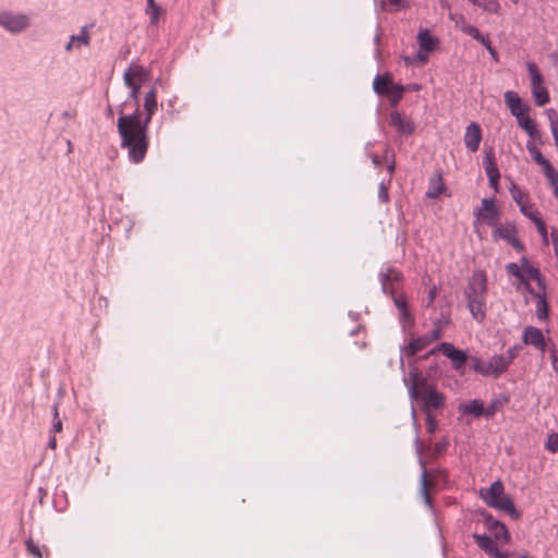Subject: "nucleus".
<instances>
[{
  "label": "nucleus",
  "instance_id": "nucleus-1",
  "mask_svg": "<svg viewBox=\"0 0 558 558\" xmlns=\"http://www.w3.org/2000/svg\"><path fill=\"white\" fill-rule=\"evenodd\" d=\"M157 93L151 87L144 98L145 118L141 119L140 107L130 114H121L117 130L121 137V147L128 149V157L133 163L145 159L149 146L148 125L157 111Z\"/></svg>",
  "mask_w": 558,
  "mask_h": 558
},
{
  "label": "nucleus",
  "instance_id": "nucleus-2",
  "mask_svg": "<svg viewBox=\"0 0 558 558\" xmlns=\"http://www.w3.org/2000/svg\"><path fill=\"white\" fill-rule=\"evenodd\" d=\"M487 291V277L485 271H475L464 293L471 315L477 322L485 317V295Z\"/></svg>",
  "mask_w": 558,
  "mask_h": 558
},
{
  "label": "nucleus",
  "instance_id": "nucleus-3",
  "mask_svg": "<svg viewBox=\"0 0 558 558\" xmlns=\"http://www.w3.org/2000/svg\"><path fill=\"white\" fill-rule=\"evenodd\" d=\"M480 496L488 507L504 511L512 519L520 518V512L515 509L511 498L505 494V488L500 481H495L489 487L482 488Z\"/></svg>",
  "mask_w": 558,
  "mask_h": 558
},
{
  "label": "nucleus",
  "instance_id": "nucleus-4",
  "mask_svg": "<svg viewBox=\"0 0 558 558\" xmlns=\"http://www.w3.org/2000/svg\"><path fill=\"white\" fill-rule=\"evenodd\" d=\"M409 395L416 405L422 407L426 413L439 409L444 403L441 393L433 386H410Z\"/></svg>",
  "mask_w": 558,
  "mask_h": 558
},
{
  "label": "nucleus",
  "instance_id": "nucleus-5",
  "mask_svg": "<svg viewBox=\"0 0 558 558\" xmlns=\"http://www.w3.org/2000/svg\"><path fill=\"white\" fill-rule=\"evenodd\" d=\"M436 350L441 352L451 361L452 367L454 369H460L462 366L468 365L469 363L470 356L468 355V352L457 349L450 342H441Z\"/></svg>",
  "mask_w": 558,
  "mask_h": 558
},
{
  "label": "nucleus",
  "instance_id": "nucleus-6",
  "mask_svg": "<svg viewBox=\"0 0 558 558\" xmlns=\"http://www.w3.org/2000/svg\"><path fill=\"white\" fill-rule=\"evenodd\" d=\"M481 209L474 213L478 220L485 221L488 226H496L500 216L499 209L494 203V198H483Z\"/></svg>",
  "mask_w": 558,
  "mask_h": 558
},
{
  "label": "nucleus",
  "instance_id": "nucleus-7",
  "mask_svg": "<svg viewBox=\"0 0 558 558\" xmlns=\"http://www.w3.org/2000/svg\"><path fill=\"white\" fill-rule=\"evenodd\" d=\"M468 366L482 375H494L497 377L502 373L501 369L496 367L498 366V362L495 363V355L488 361H484L476 356H470Z\"/></svg>",
  "mask_w": 558,
  "mask_h": 558
},
{
  "label": "nucleus",
  "instance_id": "nucleus-8",
  "mask_svg": "<svg viewBox=\"0 0 558 558\" xmlns=\"http://www.w3.org/2000/svg\"><path fill=\"white\" fill-rule=\"evenodd\" d=\"M0 25L11 33H17L27 27L28 17L25 14L13 15L3 12L0 14Z\"/></svg>",
  "mask_w": 558,
  "mask_h": 558
},
{
  "label": "nucleus",
  "instance_id": "nucleus-9",
  "mask_svg": "<svg viewBox=\"0 0 558 558\" xmlns=\"http://www.w3.org/2000/svg\"><path fill=\"white\" fill-rule=\"evenodd\" d=\"M123 82L125 86L130 88V93L128 96V99H125L120 106H119V113L124 114L123 110L126 107L128 104L133 102L134 109H137L140 107V90H141V84L133 82L131 78V74L123 73Z\"/></svg>",
  "mask_w": 558,
  "mask_h": 558
},
{
  "label": "nucleus",
  "instance_id": "nucleus-10",
  "mask_svg": "<svg viewBox=\"0 0 558 558\" xmlns=\"http://www.w3.org/2000/svg\"><path fill=\"white\" fill-rule=\"evenodd\" d=\"M522 341L524 344H531L535 349L541 350L543 352L546 349L545 337L542 330L533 326H527L524 328Z\"/></svg>",
  "mask_w": 558,
  "mask_h": 558
},
{
  "label": "nucleus",
  "instance_id": "nucleus-11",
  "mask_svg": "<svg viewBox=\"0 0 558 558\" xmlns=\"http://www.w3.org/2000/svg\"><path fill=\"white\" fill-rule=\"evenodd\" d=\"M481 141H482V130H481L480 124L476 122H471L466 126L465 134H464V143H465L466 148L470 151L475 153L480 147Z\"/></svg>",
  "mask_w": 558,
  "mask_h": 558
},
{
  "label": "nucleus",
  "instance_id": "nucleus-12",
  "mask_svg": "<svg viewBox=\"0 0 558 558\" xmlns=\"http://www.w3.org/2000/svg\"><path fill=\"white\" fill-rule=\"evenodd\" d=\"M461 415H470L472 417H486L485 405L480 399H473L462 402L458 407Z\"/></svg>",
  "mask_w": 558,
  "mask_h": 558
},
{
  "label": "nucleus",
  "instance_id": "nucleus-13",
  "mask_svg": "<svg viewBox=\"0 0 558 558\" xmlns=\"http://www.w3.org/2000/svg\"><path fill=\"white\" fill-rule=\"evenodd\" d=\"M473 538L476 545L493 558H502V556L508 554L507 551H500L496 542L487 535L474 534Z\"/></svg>",
  "mask_w": 558,
  "mask_h": 558
},
{
  "label": "nucleus",
  "instance_id": "nucleus-14",
  "mask_svg": "<svg viewBox=\"0 0 558 558\" xmlns=\"http://www.w3.org/2000/svg\"><path fill=\"white\" fill-rule=\"evenodd\" d=\"M495 227L496 228L492 233V238L494 241H498L499 239H501L509 243L511 239L517 236L518 230L513 221H509L499 226L496 225Z\"/></svg>",
  "mask_w": 558,
  "mask_h": 558
},
{
  "label": "nucleus",
  "instance_id": "nucleus-15",
  "mask_svg": "<svg viewBox=\"0 0 558 558\" xmlns=\"http://www.w3.org/2000/svg\"><path fill=\"white\" fill-rule=\"evenodd\" d=\"M463 31L470 35L472 38H474L475 40L480 41L481 45H483L486 50L489 52L490 57L496 61L498 62L499 61V57H498V52L495 50V48L492 46V43L489 40V38L487 36H484L480 33V31L473 26V25H468L463 28Z\"/></svg>",
  "mask_w": 558,
  "mask_h": 558
},
{
  "label": "nucleus",
  "instance_id": "nucleus-16",
  "mask_svg": "<svg viewBox=\"0 0 558 558\" xmlns=\"http://www.w3.org/2000/svg\"><path fill=\"white\" fill-rule=\"evenodd\" d=\"M505 102L508 106L510 113L517 114L520 113V111H530L529 105L524 104L523 100L520 98V96L512 90H507L504 94Z\"/></svg>",
  "mask_w": 558,
  "mask_h": 558
},
{
  "label": "nucleus",
  "instance_id": "nucleus-17",
  "mask_svg": "<svg viewBox=\"0 0 558 558\" xmlns=\"http://www.w3.org/2000/svg\"><path fill=\"white\" fill-rule=\"evenodd\" d=\"M391 124L402 134L411 135L414 132V123L398 111L391 112Z\"/></svg>",
  "mask_w": 558,
  "mask_h": 558
},
{
  "label": "nucleus",
  "instance_id": "nucleus-18",
  "mask_svg": "<svg viewBox=\"0 0 558 558\" xmlns=\"http://www.w3.org/2000/svg\"><path fill=\"white\" fill-rule=\"evenodd\" d=\"M392 85V77L389 73L377 74L373 82V89L376 94L384 96L389 94Z\"/></svg>",
  "mask_w": 558,
  "mask_h": 558
},
{
  "label": "nucleus",
  "instance_id": "nucleus-19",
  "mask_svg": "<svg viewBox=\"0 0 558 558\" xmlns=\"http://www.w3.org/2000/svg\"><path fill=\"white\" fill-rule=\"evenodd\" d=\"M483 165L487 177L500 175L499 169L495 162V151L492 146L485 148Z\"/></svg>",
  "mask_w": 558,
  "mask_h": 558
},
{
  "label": "nucleus",
  "instance_id": "nucleus-20",
  "mask_svg": "<svg viewBox=\"0 0 558 558\" xmlns=\"http://www.w3.org/2000/svg\"><path fill=\"white\" fill-rule=\"evenodd\" d=\"M417 41L420 45V49L425 52L434 51L438 40L436 37L432 36L428 29H421L417 34Z\"/></svg>",
  "mask_w": 558,
  "mask_h": 558
},
{
  "label": "nucleus",
  "instance_id": "nucleus-21",
  "mask_svg": "<svg viewBox=\"0 0 558 558\" xmlns=\"http://www.w3.org/2000/svg\"><path fill=\"white\" fill-rule=\"evenodd\" d=\"M401 279V274L395 269L388 268L385 272L380 274L381 291L385 294H392L393 289L389 287L390 281H398Z\"/></svg>",
  "mask_w": 558,
  "mask_h": 558
},
{
  "label": "nucleus",
  "instance_id": "nucleus-22",
  "mask_svg": "<svg viewBox=\"0 0 558 558\" xmlns=\"http://www.w3.org/2000/svg\"><path fill=\"white\" fill-rule=\"evenodd\" d=\"M445 189L446 186L442 182L441 172H437L435 177L430 178L429 186L425 195L428 198H437Z\"/></svg>",
  "mask_w": 558,
  "mask_h": 558
},
{
  "label": "nucleus",
  "instance_id": "nucleus-23",
  "mask_svg": "<svg viewBox=\"0 0 558 558\" xmlns=\"http://www.w3.org/2000/svg\"><path fill=\"white\" fill-rule=\"evenodd\" d=\"M521 349L520 345H514L508 349L507 354L495 355V363L498 362V368L504 373L512 360L518 355V351Z\"/></svg>",
  "mask_w": 558,
  "mask_h": 558
},
{
  "label": "nucleus",
  "instance_id": "nucleus-24",
  "mask_svg": "<svg viewBox=\"0 0 558 558\" xmlns=\"http://www.w3.org/2000/svg\"><path fill=\"white\" fill-rule=\"evenodd\" d=\"M124 73L131 74V78L133 82L140 83L141 85L145 83L149 77V71L142 65L131 64Z\"/></svg>",
  "mask_w": 558,
  "mask_h": 558
},
{
  "label": "nucleus",
  "instance_id": "nucleus-25",
  "mask_svg": "<svg viewBox=\"0 0 558 558\" xmlns=\"http://www.w3.org/2000/svg\"><path fill=\"white\" fill-rule=\"evenodd\" d=\"M393 303H395L396 307L400 312L401 320L403 323L409 324V325H413L414 324V319H413L411 313L408 310L407 299L404 296H395L393 295Z\"/></svg>",
  "mask_w": 558,
  "mask_h": 558
},
{
  "label": "nucleus",
  "instance_id": "nucleus-26",
  "mask_svg": "<svg viewBox=\"0 0 558 558\" xmlns=\"http://www.w3.org/2000/svg\"><path fill=\"white\" fill-rule=\"evenodd\" d=\"M428 344H429V340H428L427 336H423V337L413 339L405 347L404 354L408 357L414 356L417 352L422 351Z\"/></svg>",
  "mask_w": 558,
  "mask_h": 558
},
{
  "label": "nucleus",
  "instance_id": "nucleus-27",
  "mask_svg": "<svg viewBox=\"0 0 558 558\" xmlns=\"http://www.w3.org/2000/svg\"><path fill=\"white\" fill-rule=\"evenodd\" d=\"M509 402V397L500 395L494 398L488 405L485 407L486 418L493 417L498 411H500Z\"/></svg>",
  "mask_w": 558,
  "mask_h": 558
},
{
  "label": "nucleus",
  "instance_id": "nucleus-28",
  "mask_svg": "<svg viewBox=\"0 0 558 558\" xmlns=\"http://www.w3.org/2000/svg\"><path fill=\"white\" fill-rule=\"evenodd\" d=\"M25 547L27 554L33 558H47L49 556L48 549L45 546H39L32 538L25 541Z\"/></svg>",
  "mask_w": 558,
  "mask_h": 558
},
{
  "label": "nucleus",
  "instance_id": "nucleus-29",
  "mask_svg": "<svg viewBox=\"0 0 558 558\" xmlns=\"http://www.w3.org/2000/svg\"><path fill=\"white\" fill-rule=\"evenodd\" d=\"M489 531L493 533L495 538H504L506 543L510 541V535L505 524L497 520L489 522Z\"/></svg>",
  "mask_w": 558,
  "mask_h": 558
},
{
  "label": "nucleus",
  "instance_id": "nucleus-30",
  "mask_svg": "<svg viewBox=\"0 0 558 558\" xmlns=\"http://www.w3.org/2000/svg\"><path fill=\"white\" fill-rule=\"evenodd\" d=\"M506 270L508 274L518 278L525 286V288L529 290L530 293H533V289H532L531 284L529 283V280L523 275L522 269L515 263H509L506 266Z\"/></svg>",
  "mask_w": 558,
  "mask_h": 558
},
{
  "label": "nucleus",
  "instance_id": "nucleus-31",
  "mask_svg": "<svg viewBox=\"0 0 558 558\" xmlns=\"http://www.w3.org/2000/svg\"><path fill=\"white\" fill-rule=\"evenodd\" d=\"M535 296L538 299V301L536 303V316H537V318L539 320L547 319L549 310H548V304L546 302L545 295L544 294H539V293H535Z\"/></svg>",
  "mask_w": 558,
  "mask_h": 558
},
{
  "label": "nucleus",
  "instance_id": "nucleus-32",
  "mask_svg": "<svg viewBox=\"0 0 558 558\" xmlns=\"http://www.w3.org/2000/svg\"><path fill=\"white\" fill-rule=\"evenodd\" d=\"M532 95L534 97L535 105L538 107H543L549 101V94L545 87H533Z\"/></svg>",
  "mask_w": 558,
  "mask_h": 558
},
{
  "label": "nucleus",
  "instance_id": "nucleus-33",
  "mask_svg": "<svg viewBox=\"0 0 558 558\" xmlns=\"http://www.w3.org/2000/svg\"><path fill=\"white\" fill-rule=\"evenodd\" d=\"M518 125L523 129L531 138L539 137L535 123L529 118L519 119Z\"/></svg>",
  "mask_w": 558,
  "mask_h": 558
},
{
  "label": "nucleus",
  "instance_id": "nucleus-34",
  "mask_svg": "<svg viewBox=\"0 0 558 558\" xmlns=\"http://www.w3.org/2000/svg\"><path fill=\"white\" fill-rule=\"evenodd\" d=\"M404 89H405L404 86L399 85V84H393L391 86L388 95H389L390 105L392 107L397 106L400 102Z\"/></svg>",
  "mask_w": 558,
  "mask_h": 558
},
{
  "label": "nucleus",
  "instance_id": "nucleus-35",
  "mask_svg": "<svg viewBox=\"0 0 558 558\" xmlns=\"http://www.w3.org/2000/svg\"><path fill=\"white\" fill-rule=\"evenodd\" d=\"M146 12L149 14L150 24L156 25L159 20V15L161 13V9L157 5L155 0H147V9Z\"/></svg>",
  "mask_w": 558,
  "mask_h": 558
},
{
  "label": "nucleus",
  "instance_id": "nucleus-36",
  "mask_svg": "<svg viewBox=\"0 0 558 558\" xmlns=\"http://www.w3.org/2000/svg\"><path fill=\"white\" fill-rule=\"evenodd\" d=\"M526 68L531 75V83L533 87L541 86V84L543 83V76L539 73L536 64L534 62H527Z\"/></svg>",
  "mask_w": 558,
  "mask_h": 558
},
{
  "label": "nucleus",
  "instance_id": "nucleus-37",
  "mask_svg": "<svg viewBox=\"0 0 558 558\" xmlns=\"http://www.w3.org/2000/svg\"><path fill=\"white\" fill-rule=\"evenodd\" d=\"M474 5L482 8L485 11L496 13L499 9L497 0H469Z\"/></svg>",
  "mask_w": 558,
  "mask_h": 558
},
{
  "label": "nucleus",
  "instance_id": "nucleus-38",
  "mask_svg": "<svg viewBox=\"0 0 558 558\" xmlns=\"http://www.w3.org/2000/svg\"><path fill=\"white\" fill-rule=\"evenodd\" d=\"M421 494H422L425 502L429 506L430 498H429L428 489H427V472L425 469H423V472L421 475Z\"/></svg>",
  "mask_w": 558,
  "mask_h": 558
},
{
  "label": "nucleus",
  "instance_id": "nucleus-39",
  "mask_svg": "<svg viewBox=\"0 0 558 558\" xmlns=\"http://www.w3.org/2000/svg\"><path fill=\"white\" fill-rule=\"evenodd\" d=\"M61 430H62V421L59 417L58 404H54L53 405V421H52L50 434L56 435L57 433H60Z\"/></svg>",
  "mask_w": 558,
  "mask_h": 558
},
{
  "label": "nucleus",
  "instance_id": "nucleus-40",
  "mask_svg": "<svg viewBox=\"0 0 558 558\" xmlns=\"http://www.w3.org/2000/svg\"><path fill=\"white\" fill-rule=\"evenodd\" d=\"M88 26L85 25L81 28L80 35H72L71 41H77L80 44L88 45L89 44V35L87 33Z\"/></svg>",
  "mask_w": 558,
  "mask_h": 558
},
{
  "label": "nucleus",
  "instance_id": "nucleus-41",
  "mask_svg": "<svg viewBox=\"0 0 558 558\" xmlns=\"http://www.w3.org/2000/svg\"><path fill=\"white\" fill-rule=\"evenodd\" d=\"M526 148L527 150L530 151L531 156H532V159L537 163V162H541L543 161V159L545 158L542 153L537 149V147L533 144L532 141H529L526 143Z\"/></svg>",
  "mask_w": 558,
  "mask_h": 558
},
{
  "label": "nucleus",
  "instance_id": "nucleus-42",
  "mask_svg": "<svg viewBox=\"0 0 558 558\" xmlns=\"http://www.w3.org/2000/svg\"><path fill=\"white\" fill-rule=\"evenodd\" d=\"M545 448L553 453L558 452V434L548 435Z\"/></svg>",
  "mask_w": 558,
  "mask_h": 558
},
{
  "label": "nucleus",
  "instance_id": "nucleus-43",
  "mask_svg": "<svg viewBox=\"0 0 558 558\" xmlns=\"http://www.w3.org/2000/svg\"><path fill=\"white\" fill-rule=\"evenodd\" d=\"M510 191H511V195H512L513 201L518 205L523 204L522 203V192H521V190L514 183H512V186H511Z\"/></svg>",
  "mask_w": 558,
  "mask_h": 558
},
{
  "label": "nucleus",
  "instance_id": "nucleus-44",
  "mask_svg": "<svg viewBox=\"0 0 558 558\" xmlns=\"http://www.w3.org/2000/svg\"><path fill=\"white\" fill-rule=\"evenodd\" d=\"M508 244H510L517 252L520 253L525 250L524 244L518 239V236L511 239V241Z\"/></svg>",
  "mask_w": 558,
  "mask_h": 558
},
{
  "label": "nucleus",
  "instance_id": "nucleus-45",
  "mask_svg": "<svg viewBox=\"0 0 558 558\" xmlns=\"http://www.w3.org/2000/svg\"><path fill=\"white\" fill-rule=\"evenodd\" d=\"M525 272L527 275V278L526 279H538V275H541L538 268L534 267V266H527V268L525 269Z\"/></svg>",
  "mask_w": 558,
  "mask_h": 558
},
{
  "label": "nucleus",
  "instance_id": "nucleus-46",
  "mask_svg": "<svg viewBox=\"0 0 558 558\" xmlns=\"http://www.w3.org/2000/svg\"><path fill=\"white\" fill-rule=\"evenodd\" d=\"M546 178L549 180L550 185H554L558 183V171L554 168L549 172H547Z\"/></svg>",
  "mask_w": 558,
  "mask_h": 558
},
{
  "label": "nucleus",
  "instance_id": "nucleus-47",
  "mask_svg": "<svg viewBox=\"0 0 558 558\" xmlns=\"http://www.w3.org/2000/svg\"><path fill=\"white\" fill-rule=\"evenodd\" d=\"M378 196L381 202H388L389 199L388 189L384 183H381L379 186Z\"/></svg>",
  "mask_w": 558,
  "mask_h": 558
},
{
  "label": "nucleus",
  "instance_id": "nucleus-48",
  "mask_svg": "<svg viewBox=\"0 0 558 558\" xmlns=\"http://www.w3.org/2000/svg\"><path fill=\"white\" fill-rule=\"evenodd\" d=\"M544 242H547V229L544 221L535 226Z\"/></svg>",
  "mask_w": 558,
  "mask_h": 558
},
{
  "label": "nucleus",
  "instance_id": "nucleus-49",
  "mask_svg": "<svg viewBox=\"0 0 558 558\" xmlns=\"http://www.w3.org/2000/svg\"><path fill=\"white\" fill-rule=\"evenodd\" d=\"M427 337H428L429 343L432 341H435V340L439 339L441 337V329L439 327L434 328L430 331V336H427Z\"/></svg>",
  "mask_w": 558,
  "mask_h": 558
},
{
  "label": "nucleus",
  "instance_id": "nucleus-50",
  "mask_svg": "<svg viewBox=\"0 0 558 558\" xmlns=\"http://www.w3.org/2000/svg\"><path fill=\"white\" fill-rule=\"evenodd\" d=\"M550 236L553 240L555 255L558 257V232H557V230H553L550 233Z\"/></svg>",
  "mask_w": 558,
  "mask_h": 558
},
{
  "label": "nucleus",
  "instance_id": "nucleus-51",
  "mask_svg": "<svg viewBox=\"0 0 558 558\" xmlns=\"http://www.w3.org/2000/svg\"><path fill=\"white\" fill-rule=\"evenodd\" d=\"M411 384H427L424 379H422L418 372H411Z\"/></svg>",
  "mask_w": 558,
  "mask_h": 558
},
{
  "label": "nucleus",
  "instance_id": "nucleus-52",
  "mask_svg": "<svg viewBox=\"0 0 558 558\" xmlns=\"http://www.w3.org/2000/svg\"><path fill=\"white\" fill-rule=\"evenodd\" d=\"M526 217L529 219H531L534 222L535 226L543 221V219L541 218V216H539V214L537 211H534V213L529 211Z\"/></svg>",
  "mask_w": 558,
  "mask_h": 558
},
{
  "label": "nucleus",
  "instance_id": "nucleus-53",
  "mask_svg": "<svg viewBox=\"0 0 558 558\" xmlns=\"http://www.w3.org/2000/svg\"><path fill=\"white\" fill-rule=\"evenodd\" d=\"M537 165H539L543 170H544V174H546L547 172H549L551 169H554V167L551 166V163L549 162V160H547L546 158L543 159V161L541 162H537Z\"/></svg>",
  "mask_w": 558,
  "mask_h": 558
},
{
  "label": "nucleus",
  "instance_id": "nucleus-54",
  "mask_svg": "<svg viewBox=\"0 0 558 558\" xmlns=\"http://www.w3.org/2000/svg\"><path fill=\"white\" fill-rule=\"evenodd\" d=\"M427 429L429 433H434L436 429V422L432 418V413H427Z\"/></svg>",
  "mask_w": 558,
  "mask_h": 558
},
{
  "label": "nucleus",
  "instance_id": "nucleus-55",
  "mask_svg": "<svg viewBox=\"0 0 558 558\" xmlns=\"http://www.w3.org/2000/svg\"><path fill=\"white\" fill-rule=\"evenodd\" d=\"M500 179V175L497 177H488L489 186L495 190V192H498V181Z\"/></svg>",
  "mask_w": 558,
  "mask_h": 558
},
{
  "label": "nucleus",
  "instance_id": "nucleus-56",
  "mask_svg": "<svg viewBox=\"0 0 558 558\" xmlns=\"http://www.w3.org/2000/svg\"><path fill=\"white\" fill-rule=\"evenodd\" d=\"M414 60L420 61L421 63H425L427 61V56L422 51H418Z\"/></svg>",
  "mask_w": 558,
  "mask_h": 558
},
{
  "label": "nucleus",
  "instance_id": "nucleus-57",
  "mask_svg": "<svg viewBox=\"0 0 558 558\" xmlns=\"http://www.w3.org/2000/svg\"><path fill=\"white\" fill-rule=\"evenodd\" d=\"M48 446H49V448H51V449H56V447H57V440H56V435H54V434H51V435H50Z\"/></svg>",
  "mask_w": 558,
  "mask_h": 558
},
{
  "label": "nucleus",
  "instance_id": "nucleus-58",
  "mask_svg": "<svg viewBox=\"0 0 558 558\" xmlns=\"http://www.w3.org/2000/svg\"><path fill=\"white\" fill-rule=\"evenodd\" d=\"M435 296H436V288H433L432 290H429L428 292V305L432 304L435 300Z\"/></svg>",
  "mask_w": 558,
  "mask_h": 558
},
{
  "label": "nucleus",
  "instance_id": "nucleus-59",
  "mask_svg": "<svg viewBox=\"0 0 558 558\" xmlns=\"http://www.w3.org/2000/svg\"><path fill=\"white\" fill-rule=\"evenodd\" d=\"M536 282H537V286L545 290L546 286H545V280L544 278L542 277V275H538V279H534Z\"/></svg>",
  "mask_w": 558,
  "mask_h": 558
},
{
  "label": "nucleus",
  "instance_id": "nucleus-60",
  "mask_svg": "<svg viewBox=\"0 0 558 558\" xmlns=\"http://www.w3.org/2000/svg\"><path fill=\"white\" fill-rule=\"evenodd\" d=\"M529 112L530 111H520V113H517V114H513V117L517 118V121L519 122V119H524V118H529Z\"/></svg>",
  "mask_w": 558,
  "mask_h": 558
},
{
  "label": "nucleus",
  "instance_id": "nucleus-61",
  "mask_svg": "<svg viewBox=\"0 0 558 558\" xmlns=\"http://www.w3.org/2000/svg\"><path fill=\"white\" fill-rule=\"evenodd\" d=\"M520 263H521V266H522L524 269H526V268H527V266H530V265H529V259H527L525 256L521 257Z\"/></svg>",
  "mask_w": 558,
  "mask_h": 558
},
{
  "label": "nucleus",
  "instance_id": "nucleus-62",
  "mask_svg": "<svg viewBox=\"0 0 558 558\" xmlns=\"http://www.w3.org/2000/svg\"><path fill=\"white\" fill-rule=\"evenodd\" d=\"M519 206H520V211L526 217L529 214L526 206L524 204H521Z\"/></svg>",
  "mask_w": 558,
  "mask_h": 558
},
{
  "label": "nucleus",
  "instance_id": "nucleus-63",
  "mask_svg": "<svg viewBox=\"0 0 558 558\" xmlns=\"http://www.w3.org/2000/svg\"><path fill=\"white\" fill-rule=\"evenodd\" d=\"M372 161H373V163H374L375 166H380V163H381V162H380V160H379V158H378L377 156H374V157H373V159H372Z\"/></svg>",
  "mask_w": 558,
  "mask_h": 558
},
{
  "label": "nucleus",
  "instance_id": "nucleus-64",
  "mask_svg": "<svg viewBox=\"0 0 558 558\" xmlns=\"http://www.w3.org/2000/svg\"><path fill=\"white\" fill-rule=\"evenodd\" d=\"M106 111H107V116L108 117H112L113 116V111H112V108H111L110 105L107 106V110Z\"/></svg>",
  "mask_w": 558,
  "mask_h": 558
}]
</instances>
